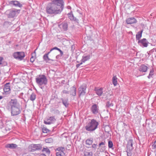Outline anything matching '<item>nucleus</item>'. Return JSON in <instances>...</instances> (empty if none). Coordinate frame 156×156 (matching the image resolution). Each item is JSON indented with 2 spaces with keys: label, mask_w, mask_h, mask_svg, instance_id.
<instances>
[{
  "label": "nucleus",
  "mask_w": 156,
  "mask_h": 156,
  "mask_svg": "<svg viewBox=\"0 0 156 156\" xmlns=\"http://www.w3.org/2000/svg\"><path fill=\"white\" fill-rule=\"evenodd\" d=\"M98 124V122L95 119H93L85 126V128L87 131L90 132L93 131L95 130L97 128Z\"/></svg>",
  "instance_id": "1"
},
{
  "label": "nucleus",
  "mask_w": 156,
  "mask_h": 156,
  "mask_svg": "<svg viewBox=\"0 0 156 156\" xmlns=\"http://www.w3.org/2000/svg\"><path fill=\"white\" fill-rule=\"evenodd\" d=\"M37 83L39 86L45 85L47 84V79L46 76L43 75H39L36 78Z\"/></svg>",
  "instance_id": "2"
},
{
  "label": "nucleus",
  "mask_w": 156,
  "mask_h": 156,
  "mask_svg": "<svg viewBox=\"0 0 156 156\" xmlns=\"http://www.w3.org/2000/svg\"><path fill=\"white\" fill-rule=\"evenodd\" d=\"M20 10L15 9H12L8 10V16L9 18H13L17 16L20 13Z\"/></svg>",
  "instance_id": "3"
},
{
  "label": "nucleus",
  "mask_w": 156,
  "mask_h": 156,
  "mask_svg": "<svg viewBox=\"0 0 156 156\" xmlns=\"http://www.w3.org/2000/svg\"><path fill=\"white\" fill-rule=\"evenodd\" d=\"M42 148L41 144H31L28 147V150L30 152H34L36 151L41 150Z\"/></svg>",
  "instance_id": "4"
},
{
  "label": "nucleus",
  "mask_w": 156,
  "mask_h": 156,
  "mask_svg": "<svg viewBox=\"0 0 156 156\" xmlns=\"http://www.w3.org/2000/svg\"><path fill=\"white\" fill-rule=\"evenodd\" d=\"M13 56L16 59L21 61L23 59L25 55L23 52H16L13 53Z\"/></svg>",
  "instance_id": "5"
},
{
  "label": "nucleus",
  "mask_w": 156,
  "mask_h": 156,
  "mask_svg": "<svg viewBox=\"0 0 156 156\" xmlns=\"http://www.w3.org/2000/svg\"><path fill=\"white\" fill-rule=\"evenodd\" d=\"M87 88V85L85 84H83L81 85L78 88V94L79 96L84 95L86 93V90Z\"/></svg>",
  "instance_id": "6"
},
{
  "label": "nucleus",
  "mask_w": 156,
  "mask_h": 156,
  "mask_svg": "<svg viewBox=\"0 0 156 156\" xmlns=\"http://www.w3.org/2000/svg\"><path fill=\"white\" fill-rule=\"evenodd\" d=\"M12 115L16 116L20 114L21 112L20 106L11 108Z\"/></svg>",
  "instance_id": "7"
},
{
  "label": "nucleus",
  "mask_w": 156,
  "mask_h": 156,
  "mask_svg": "<svg viewBox=\"0 0 156 156\" xmlns=\"http://www.w3.org/2000/svg\"><path fill=\"white\" fill-rule=\"evenodd\" d=\"M90 111L92 114H97L99 112V107L98 105L94 104L90 108Z\"/></svg>",
  "instance_id": "8"
},
{
  "label": "nucleus",
  "mask_w": 156,
  "mask_h": 156,
  "mask_svg": "<svg viewBox=\"0 0 156 156\" xmlns=\"http://www.w3.org/2000/svg\"><path fill=\"white\" fill-rule=\"evenodd\" d=\"M56 156H65V154L64 151V148L62 147H58L56 149Z\"/></svg>",
  "instance_id": "9"
},
{
  "label": "nucleus",
  "mask_w": 156,
  "mask_h": 156,
  "mask_svg": "<svg viewBox=\"0 0 156 156\" xmlns=\"http://www.w3.org/2000/svg\"><path fill=\"white\" fill-rule=\"evenodd\" d=\"M138 43L140 46L143 47H147L149 43L146 38H143L139 40L138 41Z\"/></svg>",
  "instance_id": "10"
},
{
  "label": "nucleus",
  "mask_w": 156,
  "mask_h": 156,
  "mask_svg": "<svg viewBox=\"0 0 156 156\" xmlns=\"http://www.w3.org/2000/svg\"><path fill=\"white\" fill-rule=\"evenodd\" d=\"M56 120L54 116H51L48 118L46 121H44V123L45 124L50 125L53 123Z\"/></svg>",
  "instance_id": "11"
},
{
  "label": "nucleus",
  "mask_w": 156,
  "mask_h": 156,
  "mask_svg": "<svg viewBox=\"0 0 156 156\" xmlns=\"http://www.w3.org/2000/svg\"><path fill=\"white\" fill-rule=\"evenodd\" d=\"M10 86L9 83H6L4 86L3 90L6 94H9L10 93Z\"/></svg>",
  "instance_id": "12"
},
{
  "label": "nucleus",
  "mask_w": 156,
  "mask_h": 156,
  "mask_svg": "<svg viewBox=\"0 0 156 156\" xmlns=\"http://www.w3.org/2000/svg\"><path fill=\"white\" fill-rule=\"evenodd\" d=\"M11 108L19 106V104L18 102L16 99H12L9 102Z\"/></svg>",
  "instance_id": "13"
},
{
  "label": "nucleus",
  "mask_w": 156,
  "mask_h": 156,
  "mask_svg": "<svg viewBox=\"0 0 156 156\" xmlns=\"http://www.w3.org/2000/svg\"><path fill=\"white\" fill-rule=\"evenodd\" d=\"M59 27L63 31H66L68 29V25L66 22H62L58 25Z\"/></svg>",
  "instance_id": "14"
},
{
  "label": "nucleus",
  "mask_w": 156,
  "mask_h": 156,
  "mask_svg": "<svg viewBox=\"0 0 156 156\" xmlns=\"http://www.w3.org/2000/svg\"><path fill=\"white\" fill-rule=\"evenodd\" d=\"M133 141L132 140H128L127 145V150L128 151H132L133 148Z\"/></svg>",
  "instance_id": "15"
},
{
  "label": "nucleus",
  "mask_w": 156,
  "mask_h": 156,
  "mask_svg": "<svg viewBox=\"0 0 156 156\" xmlns=\"http://www.w3.org/2000/svg\"><path fill=\"white\" fill-rule=\"evenodd\" d=\"M126 22L127 24H132L136 23L137 20L134 17H130L126 19Z\"/></svg>",
  "instance_id": "16"
},
{
  "label": "nucleus",
  "mask_w": 156,
  "mask_h": 156,
  "mask_svg": "<svg viewBox=\"0 0 156 156\" xmlns=\"http://www.w3.org/2000/svg\"><path fill=\"white\" fill-rule=\"evenodd\" d=\"M67 15L69 19L72 21H75L78 22V20L76 17H75L73 14L72 12L71 11L70 12L68 13Z\"/></svg>",
  "instance_id": "17"
},
{
  "label": "nucleus",
  "mask_w": 156,
  "mask_h": 156,
  "mask_svg": "<svg viewBox=\"0 0 156 156\" xmlns=\"http://www.w3.org/2000/svg\"><path fill=\"white\" fill-rule=\"evenodd\" d=\"M70 94L73 96H75L76 95V89L74 86L70 88L69 91Z\"/></svg>",
  "instance_id": "18"
},
{
  "label": "nucleus",
  "mask_w": 156,
  "mask_h": 156,
  "mask_svg": "<svg viewBox=\"0 0 156 156\" xmlns=\"http://www.w3.org/2000/svg\"><path fill=\"white\" fill-rule=\"evenodd\" d=\"M17 145L14 144H7L5 145V147L6 148H9L11 149L16 148Z\"/></svg>",
  "instance_id": "19"
},
{
  "label": "nucleus",
  "mask_w": 156,
  "mask_h": 156,
  "mask_svg": "<svg viewBox=\"0 0 156 156\" xmlns=\"http://www.w3.org/2000/svg\"><path fill=\"white\" fill-rule=\"evenodd\" d=\"M94 90L96 91V94L99 96H101L103 93V88H102L98 89L97 88L95 87Z\"/></svg>",
  "instance_id": "20"
},
{
  "label": "nucleus",
  "mask_w": 156,
  "mask_h": 156,
  "mask_svg": "<svg viewBox=\"0 0 156 156\" xmlns=\"http://www.w3.org/2000/svg\"><path fill=\"white\" fill-rule=\"evenodd\" d=\"M10 3L11 4L16 6H18L19 7H21L22 6V5L19 2L17 1H11Z\"/></svg>",
  "instance_id": "21"
},
{
  "label": "nucleus",
  "mask_w": 156,
  "mask_h": 156,
  "mask_svg": "<svg viewBox=\"0 0 156 156\" xmlns=\"http://www.w3.org/2000/svg\"><path fill=\"white\" fill-rule=\"evenodd\" d=\"M143 30L142 29L140 31L138 32L136 35V39L137 40H140V39L142 37V34Z\"/></svg>",
  "instance_id": "22"
},
{
  "label": "nucleus",
  "mask_w": 156,
  "mask_h": 156,
  "mask_svg": "<svg viewBox=\"0 0 156 156\" xmlns=\"http://www.w3.org/2000/svg\"><path fill=\"white\" fill-rule=\"evenodd\" d=\"M43 59L46 61V62H48L49 61H57V60H53L49 58H48V55L45 54L43 56Z\"/></svg>",
  "instance_id": "23"
},
{
  "label": "nucleus",
  "mask_w": 156,
  "mask_h": 156,
  "mask_svg": "<svg viewBox=\"0 0 156 156\" xmlns=\"http://www.w3.org/2000/svg\"><path fill=\"white\" fill-rule=\"evenodd\" d=\"M36 98V94L34 93H32L30 95L29 98L30 101H33L35 100Z\"/></svg>",
  "instance_id": "24"
},
{
  "label": "nucleus",
  "mask_w": 156,
  "mask_h": 156,
  "mask_svg": "<svg viewBox=\"0 0 156 156\" xmlns=\"http://www.w3.org/2000/svg\"><path fill=\"white\" fill-rule=\"evenodd\" d=\"M93 139L92 138H90L87 139L86 141V144L88 145H91L93 143Z\"/></svg>",
  "instance_id": "25"
},
{
  "label": "nucleus",
  "mask_w": 156,
  "mask_h": 156,
  "mask_svg": "<svg viewBox=\"0 0 156 156\" xmlns=\"http://www.w3.org/2000/svg\"><path fill=\"white\" fill-rule=\"evenodd\" d=\"M62 104L65 105L66 107H67L69 105L68 100L67 99H62Z\"/></svg>",
  "instance_id": "26"
},
{
  "label": "nucleus",
  "mask_w": 156,
  "mask_h": 156,
  "mask_svg": "<svg viewBox=\"0 0 156 156\" xmlns=\"http://www.w3.org/2000/svg\"><path fill=\"white\" fill-rule=\"evenodd\" d=\"M90 58V56L88 55L86 56H83L82 59V61L84 62L85 61L89 60Z\"/></svg>",
  "instance_id": "27"
},
{
  "label": "nucleus",
  "mask_w": 156,
  "mask_h": 156,
  "mask_svg": "<svg viewBox=\"0 0 156 156\" xmlns=\"http://www.w3.org/2000/svg\"><path fill=\"white\" fill-rule=\"evenodd\" d=\"M147 69H138V73H141V72H146L147 71ZM144 73H139L138 76H140L141 75H144Z\"/></svg>",
  "instance_id": "28"
},
{
  "label": "nucleus",
  "mask_w": 156,
  "mask_h": 156,
  "mask_svg": "<svg viewBox=\"0 0 156 156\" xmlns=\"http://www.w3.org/2000/svg\"><path fill=\"white\" fill-rule=\"evenodd\" d=\"M112 83L115 86L117 84V78L116 76H114L112 78Z\"/></svg>",
  "instance_id": "29"
},
{
  "label": "nucleus",
  "mask_w": 156,
  "mask_h": 156,
  "mask_svg": "<svg viewBox=\"0 0 156 156\" xmlns=\"http://www.w3.org/2000/svg\"><path fill=\"white\" fill-rule=\"evenodd\" d=\"M154 71L153 69H152L150 70L149 75L147 76V77L148 79H150L151 77H152V76L154 74Z\"/></svg>",
  "instance_id": "30"
},
{
  "label": "nucleus",
  "mask_w": 156,
  "mask_h": 156,
  "mask_svg": "<svg viewBox=\"0 0 156 156\" xmlns=\"http://www.w3.org/2000/svg\"><path fill=\"white\" fill-rule=\"evenodd\" d=\"M113 143L112 141L111 140H109L108 142V147L109 148H111L113 149Z\"/></svg>",
  "instance_id": "31"
},
{
  "label": "nucleus",
  "mask_w": 156,
  "mask_h": 156,
  "mask_svg": "<svg viewBox=\"0 0 156 156\" xmlns=\"http://www.w3.org/2000/svg\"><path fill=\"white\" fill-rule=\"evenodd\" d=\"M42 151H45L47 154H49L50 153V151L49 149L47 148H44L42 150Z\"/></svg>",
  "instance_id": "32"
},
{
  "label": "nucleus",
  "mask_w": 156,
  "mask_h": 156,
  "mask_svg": "<svg viewBox=\"0 0 156 156\" xmlns=\"http://www.w3.org/2000/svg\"><path fill=\"white\" fill-rule=\"evenodd\" d=\"M53 139L51 138H47L45 140V142L46 143H50L53 142Z\"/></svg>",
  "instance_id": "33"
},
{
  "label": "nucleus",
  "mask_w": 156,
  "mask_h": 156,
  "mask_svg": "<svg viewBox=\"0 0 156 156\" xmlns=\"http://www.w3.org/2000/svg\"><path fill=\"white\" fill-rule=\"evenodd\" d=\"M85 156H92V152H85L84 153Z\"/></svg>",
  "instance_id": "34"
},
{
  "label": "nucleus",
  "mask_w": 156,
  "mask_h": 156,
  "mask_svg": "<svg viewBox=\"0 0 156 156\" xmlns=\"http://www.w3.org/2000/svg\"><path fill=\"white\" fill-rule=\"evenodd\" d=\"M49 131V130L45 128H44L42 129V132L43 133H47Z\"/></svg>",
  "instance_id": "35"
},
{
  "label": "nucleus",
  "mask_w": 156,
  "mask_h": 156,
  "mask_svg": "<svg viewBox=\"0 0 156 156\" xmlns=\"http://www.w3.org/2000/svg\"><path fill=\"white\" fill-rule=\"evenodd\" d=\"M113 105H112V104L111 103L110 101H108L106 103V106L108 107H109L111 106H113Z\"/></svg>",
  "instance_id": "36"
},
{
  "label": "nucleus",
  "mask_w": 156,
  "mask_h": 156,
  "mask_svg": "<svg viewBox=\"0 0 156 156\" xmlns=\"http://www.w3.org/2000/svg\"><path fill=\"white\" fill-rule=\"evenodd\" d=\"M126 152H127V156H131V155H132L131 151H128V150H127Z\"/></svg>",
  "instance_id": "37"
},
{
  "label": "nucleus",
  "mask_w": 156,
  "mask_h": 156,
  "mask_svg": "<svg viewBox=\"0 0 156 156\" xmlns=\"http://www.w3.org/2000/svg\"><path fill=\"white\" fill-rule=\"evenodd\" d=\"M105 144V141H104V142H101L99 144V147H100L102 145H104Z\"/></svg>",
  "instance_id": "38"
},
{
  "label": "nucleus",
  "mask_w": 156,
  "mask_h": 156,
  "mask_svg": "<svg viewBox=\"0 0 156 156\" xmlns=\"http://www.w3.org/2000/svg\"><path fill=\"white\" fill-rule=\"evenodd\" d=\"M97 144H93L92 145V147L94 150H96L97 148Z\"/></svg>",
  "instance_id": "39"
},
{
  "label": "nucleus",
  "mask_w": 156,
  "mask_h": 156,
  "mask_svg": "<svg viewBox=\"0 0 156 156\" xmlns=\"http://www.w3.org/2000/svg\"><path fill=\"white\" fill-rule=\"evenodd\" d=\"M59 48H58L57 47H55L52 48H51V50H50V51H52L53 50H57L58 51V50H59Z\"/></svg>",
  "instance_id": "40"
},
{
  "label": "nucleus",
  "mask_w": 156,
  "mask_h": 156,
  "mask_svg": "<svg viewBox=\"0 0 156 156\" xmlns=\"http://www.w3.org/2000/svg\"><path fill=\"white\" fill-rule=\"evenodd\" d=\"M35 58L33 56H32L31 58H30V61L31 62H33L35 60Z\"/></svg>",
  "instance_id": "41"
},
{
  "label": "nucleus",
  "mask_w": 156,
  "mask_h": 156,
  "mask_svg": "<svg viewBox=\"0 0 156 156\" xmlns=\"http://www.w3.org/2000/svg\"><path fill=\"white\" fill-rule=\"evenodd\" d=\"M152 146L153 149H156V141L154 142Z\"/></svg>",
  "instance_id": "42"
},
{
  "label": "nucleus",
  "mask_w": 156,
  "mask_h": 156,
  "mask_svg": "<svg viewBox=\"0 0 156 156\" xmlns=\"http://www.w3.org/2000/svg\"><path fill=\"white\" fill-rule=\"evenodd\" d=\"M62 92L64 94H69V91L65 90H63Z\"/></svg>",
  "instance_id": "43"
},
{
  "label": "nucleus",
  "mask_w": 156,
  "mask_h": 156,
  "mask_svg": "<svg viewBox=\"0 0 156 156\" xmlns=\"http://www.w3.org/2000/svg\"><path fill=\"white\" fill-rule=\"evenodd\" d=\"M61 57L62 56H61V55H58L56 56V58L57 59H60L61 58Z\"/></svg>",
  "instance_id": "44"
},
{
  "label": "nucleus",
  "mask_w": 156,
  "mask_h": 156,
  "mask_svg": "<svg viewBox=\"0 0 156 156\" xmlns=\"http://www.w3.org/2000/svg\"><path fill=\"white\" fill-rule=\"evenodd\" d=\"M58 51L60 52V55H61V56H62L63 54V52L60 49H59V50H58Z\"/></svg>",
  "instance_id": "45"
},
{
  "label": "nucleus",
  "mask_w": 156,
  "mask_h": 156,
  "mask_svg": "<svg viewBox=\"0 0 156 156\" xmlns=\"http://www.w3.org/2000/svg\"><path fill=\"white\" fill-rule=\"evenodd\" d=\"M3 59V58L2 57H0V65L2 64V61Z\"/></svg>",
  "instance_id": "46"
},
{
  "label": "nucleus",
  "mask_w": 156,
  "mask_h": 156,
  "mask_svg": "<svg viewBox=\"0 0 156 156\" xmlns=\"http://www.w3.org/2000/svg\"><path fill=\"white\" fill-rule=\"evenodd\" d=\"M61 83L62 84H64L65 83V80H62L61 81Z\"/></svg>",
  "instance_id": "47"
},
{
  "label": "nucleus",
  "mask_w": 156,
  "mask_h": 156,
  "mask_svg": "<svg viewBox=\"0 0 156 156\" xmlns=\"http://www.w3.org/2000/svg\"><path fill=\"white\" fill-rule=\"evenodd\" d=\"M82 64V63H80L79 64H77L76 66V67L77 68H78L79 67V66L81 64Z\"/></svg>",
  "instance_id": "48"
},
{
  "label": "nucleus",
  "mask_w": 156,
  "mask_h": 156,
  "mask_svg": "<svg viewBox=\"0 0 156 156\" xmlns=\"http://www.w3.org/2000/svg\"><path fill=\"white\" fill-rule=\"evenodd\" d=\"M40 156H46L45 154H41L40 155Z\"/></svg>",
  "instance_id": "49"
},
{
  "label": "nucleus",
  "mask_w": 156,
  "mask_h": 156,
  "mask_svg": "<svg viewBox=\"0 0 156 156\" xmlns=\"http://www.w3.org/2000/svg\"><path fill=\"white\" fill-rule=\"evenodd\" d=\"M51 51H50L48 52V53H46V54H45L46 55H48L51 52Z\"/></svg>",
  "instance_id": "50"
},
{
  "label": "nucleus",
  "mask_w": 156,
  "mask_h": 156,
  "mask_svg": "<svg viewBox=\"0 0 156 156\" xmlns=\"http://www.w3.org/2000/svg\"><path fill=\"white\" fill-rule=\"evenodd\" d=\"M3 97L2 96H0V99H1L3 98Z\"/></svg>",
  "instance_id": "51"
},
{
  "label": "nucleus",
  "mask_w": 156,
  "mask_h": 156,
  "mask_svg": "<svg viewBox=\"0 0 156 156\" xmlns=\"http://www.w3.org/2000/svg\"><path fill=\"white\" fill-rule=\"evenodd\" d=\"M102 147L104 149V150L105 149V146H104L103 147Z\"/></svg>",
  "instance_id": "52"
},
{
  "label": "nucleus",
  "mask_w": 156,
  "mask_h": 156,
  "mask_svg": "<svg viewBox=\"0 0 156 156\" xmlns=\"http://www.w3.org/2000/svg\"><path fill=\"white\" fill-rule=\"evenodd\" d=\"M73 47H74V46L73 45L72 46H71L72 48L73 49Z\"/></svg>",
  "instance_id": "53"
},
{
  "label": "nucleus",
  "mask_w": 156,
  "mask_h": 156,
  "mask_svg": "<svg viewBox=\"0 0 156 156\" xmlns=\"http://www.w3.org/2000/svg\"><path fill=\"white\" fill-rule=\"evenodd\" d=\"M23 93H22L20 94L23 95Z\"/></svg>",
  "instance_id": "54"
},
{
  "label": "nucleus",
  "mask_w": 156,
  "mask_h": 156,
  "mask_svg": "<svg viewBox=\"0 0 156 156\" xmlns=\"http://www.w3.org/2000/svg\"><path fill=\"white\" fill-rule=\"evenodd\" d=\"M104 150H103L102 151H103Z\"/></svg>",
  "instance_id": "55"
},
{
  "label": "nucleus",
  "mask_w": 156,
  "mask_h": 156,
  "mask_svg": "<svg viewBox=\"0 0 156 156\" xmlns=\"http://www.w3.org/2000/svg\"><path fill=\"white\" fill-rule=\"evenodd\" d=\"M41 89H42V87H41Z\"/></svg>",
  "instance_id": "56"
},
{
  "label": "nucleus",
  "mask_w": 156,
  "mask_h": 156,
  "mask_svg": "<svg viewBox=\"0 0 156 156\" xmlns=\"http://www.w3.org/2000/svg\"><path fill=\"white\" fill-rule=\"evenodd\" d=\"M49 62L51 63V62Z\"/></svg>",
  "instance_id": "57"
}]
</instances>
